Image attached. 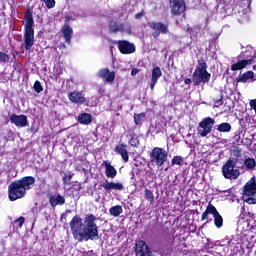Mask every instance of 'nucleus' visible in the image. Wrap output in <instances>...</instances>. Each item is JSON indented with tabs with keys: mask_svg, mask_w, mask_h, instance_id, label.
<instances>
[{
	"mask_svg": "<svg viewBox=\"0 0 256 256\" xmlns=\"http://www.w3.org/2000/svg\"><path fill=\"white\" fill-rule=\"evenodd\" d=\"M222 173L225 179H239V175H241L239 170L235 169V162L233 160H229L222 167Z\"/></svg>",
	"mask_w": 256,
	"mask_h": 256,
	"instance_id": "8",
	"label": "nucleus"
},
{
	"mask_svg": "<svg viewBox=\"0 0 256 256\" xmlns=\"http://www.w3.org/2000/svg\"><path fill=\"white\" fill-rule=\"evenodd\" d=\"M253 69H256V67L254 66Z\"/></svg>",
	"mask_w": 256,
	"mask_h": 256,
	"instance_id": "44",
	"label": "nucleus"
},
{
	"mask_svg": "<svg viewBox=\"0 0 256 256\" xmlns=\"http://www.w3.org/2000/svg\"><path fill=\"white\" fill-rule=\"evenodd\" d=\"M213 218L215 227H217V229H221V227H223V216L219 214V211H217V209L214 210Z\"/></svg>",
	"mask_w": 256,
	"mask_h": 256,
	"instance_id": "28",
	"label": "nucleus"
},
{
	"mask_svg": "<svg viewBox=\"0 0 256 256\" xmlns=\"http://www.w3.org/2000/svg\"><path fill=\"white\" fill-rule=\"evenodd\" d=\"M162 75H163V71H161V67L156 66L152 69V75H151V81H150L151 91L155 89V86L157 85V82L159 81V79H161Z\"/></svg>",
	"mask_w": 256,
	"mask_h": 256,
	"instance_id": "14",
	"label": "nucleus"
},
{
	"mask_svg": "<svg viewBox=\"0 0 256 256\" xmlns=\"http://www.w3.org/2000/svg\"><path fill=\"white\" fill-rule=\"evenodd\" d=\"M109 213L110 215H112V217H119V215L123 213V206L121 205L112 206L109 209Z\"/></svg>",
	"mask_w": 256,
	"mask_h": 256,
	"instance_id": "29",
	"label": "nucleus"
},
{
	"mask_svg": "<svg viewBox=\"0 0 256 256\" xmlns=\"http://www.w3.org/2000/svg\"><path fill=\"white\" fill-rule=\"evenodd\" d=\"M216 209L213 204H209L206 211L202 214L201 221H207V223H209V215H214Z\"/></svg>",
	"mask_w": 256,
	"mask_h": 256,
	"instance_id": "26",
	"label": "nucleus"
},
{
	"mask_svg": "<svg viewBox=\"0 0 256 256\" xmlns=\"http://www.w3.org/2000/svg\"><path fill=\"white\" fill-rule=\"evenodd\" d=\"M71 179H73V176L67 175V176H64L63 181L64 183H67V181H71Z\"/></svg>",
	"mask_w": 256,
	"mask_h": 256,
	"instance_id": "39",
	"label": "nucleus"
},
{
	"mask_svg": "<svg viewBox=\"0 0 256 256\" xmlns=\"http://www.w3.org/2000/svg\"><path fill=\"white\" fill-rule=\"evenodd\" d=\"M47 9H53L55 7V0H42Z\"/></svg>",
	"mask_w": 256,
	"mask_h": 256,
	"instance_id": "34",
	"label": "nucleus"
},
{
	"mask_svg": "<svg viewBox=\"0 0 256 256\" xmlns=\"http://www.w3.org/2000/svg\"><path fill=\"white\" fill-rule=\"evenodd\" d=\"M141 17H143V12L135 14V19H141Z\"/></svg>",
	"mask_w": 256,
	"mask_h": 256,
	"instance_id": "42",
	"label": "nucleus"
},
{
	"mask_svg": "<svg viewBox=\"0 0 256 256\" xmlns=\"http://www.w3.org/2000/svg\"><path fill=\"white\" fill-rule=\"evenodd\" d=\"M192 79L196 86H199L200 83H209L211 80V74L207 72V66H205V63H201L196 67Z\"/></svg>",
	"mask_w": 256,
	"mask_h": 256,
	"instance_id": "4",
	"label": "nucleus"
},
{
	"mask_svg": "<svg viewBox=\"0 0 256 256\" xmlns=\"http://www.w3.org/2000/svg\"><path fill=\"white\" fill-rule=\"evenodd\" d=\"M135 253L136 256H153V252H151V249H149V246L143 240L136 242Z\"/></svg>",
	"mask_w": 256,
	"mask_h": 256,
	"instance_id": "11",
	"label": "nucleus"
},
{
	"mask_svg": "<svg viewBox=\"0 0 256 256\" xmlns=\"http://www.w3.org/2000/svg\"><path fill=\"white\" fill-rule=\"evenodd\" d=\"M103 165L105 167L106 177L109 179H115L117 177V169L113 165H111L110 161H104Z\"/></svg>",
	"mask_w": 256,
	"mask_h": 256,
	"instance_id": "19",
	"label": "nucleus"
},
{
	"mask_svg": "<svg viewBox=\"0 0 256 256\" xmlns=\"http://www.w3.org/2000/svg\"><path fill=\"white\" fill-rule=\"evenodd\" d=\"M145 199L149 201L150 203H153L155 201V195H153V192L149 189H145Z\"/></svg>",
	"mask_w": 256,
	"mask_h": 256,
	"instance_id": "31",
	"label": "nucleus"
},
{
	"mask_svg": "<svg viewBox=\"0 0 256 256\" xmlns=\"http://www.w3.org/2000/svg\"><path fill=\"white\" fill-rule=\"evenodd\" d=\"M34 90L36 91V93H41V91H43V86H41V82L36 81L34 83Z\"/></svg>",
	"mask_w": 256,
	"mask_h": 256,
	"instance_id": "37",
	"label": "nucleus"
},
{
	"mask_svg": "<svg viewBox=\"0 0 256 256\" xmlns=\"http://www.w3.org/2000/svg\"><path fill=\"white\" fill-rule=\"evenodd\" d=\"M15 225L19 228L23 227V223H25V217L21 216L18 219L15 220Z\"/></svg>",
	"mask_w": 256,
	"mask_h": 256,
	"instance_id": "36",
	"label": "nucleus"
},
{
	"mask_svg": "<svg viewBox=\"0 0 256 256\" xmlns=\"http://www.w3.org/2000/svg\"><path fill=\"white\" fill-rule=\"evenodd\" d=\"M35 185V177L26 176L20 180L12 182L8 187V196L10 201H17V199H23L27 195L29 189H33Z\"/></svg>",
	"mask_w": 256,
	"mask_h": 256,
	"instance_id": "2",
	"label": "nucleus"
},
{
	"mask_svg": "<svg viewBox=\"0 0 256 256\" xmlns=\"http://www.w3.org/2000/svg\"><path fill=\"white\" fill-rule=\"evenodd\" d=\"M148 27L153 29V37L157 39L160 35H167L169 33V26L167 24H163L161 22H149Z\"/></svg>",
	"mask_w": 256,
	"mask_h": 256,
	"instance_id": "9",
	"label": "nucleus"
},
{
	"mask_svg": "<svg viewBox=\"0 0 256 256\" xmlns=\"http://www.w3.org/2000/svg\"><path fill=\"white\" fill-rule=\"evenodd\" d=\"M110 31H112V33H117L118 31H120V33H131V28L127 24L111 23Z\"/></svg>",
	"mask_w": 256,
	"mask_h": 256,
	"instance_id": "18",
	"label": "nucleus"
},
{
	"mask_svg": "<svg viewBox=\"0 0 256 256\" xmlns=\"http://www.w3.org/2000/svg\"><path fill=\"white\" fill-rule=\"evenodd\" d=\"M68 99L71 101V103L83 105L85 102V94L83 92L73 91L68 94Z\"/></svg>",
	"mask_w": 256,
	"mask_h": 256,
	"instance_id": "15",
	"label": "nucleus"
},
{
	"mask_svg": "<svg viewBox=\"0 0 256 256\" xmlns=\"http://www.w3.org/2000/svg\"><path fill=\"white\" fill-rule=\"evenodd\" d=\"M72 19H73V16L67 15V16L65 17V22H66V23H69V21H71Z\"/></svg>",
	"mask_w": 256,
	"mask_h": 256,
	"instance_id": "41",
	"label": "nucleus"
},
{
	"mask_svg": "<svg viewBox=\"0 0 256 256\" xmlns=\"http://www.w3.org/2000/svg\"><path fill=\"white\" fill-rule=\"evenodd\" d=\"M114 151L116 153H118V155H121V157L125 163H127V161H129V153L127 152V148L124 144L116 145Z\"/></svg>",
	"mask_w": 256,
	"mask_h": 256,
	"instance_id": "20",
	"label": "nucleus"
},
{
	"mask_svg": "<svg viewBox=\"0 0 256 256\" xmlns=\"http://www.w3.org/2000/svg\"><path fill=\"white\" fill-rule=\"evenodd\" d=\"M217 131H219V133H229V131H231V124L224 122L218 125Z\"/></svg>",
	"mask_w": 256,
	"mask_h": 256,
	"instance_id": "30",
	"label": "nucleus"
},
{
	"mask_svg": "<svg viewBox=\"0 0 256 256\" xmlns=\"http://www.w3.org/2000/svg\"><path fill=\"white\" fill-rule=\"evenodd\" d=\"M97 217L87 214L83 220L81 216L75 215L70 221V231L76 241H95L99 239L97 228Z\"/></svg>",
	"mask_w": 256,
	"mask_h": 256,
	"instance_id": "1",
	"label": "nucleus"
},
{
	"mask_svg": "<svg viewBox=\"0 0 256 256\" xmlns=\"http://www.w3.org/2000/svg\"><path fill=\"white\" fill-rule=\"evenodd\" d=\"M145 118V114H136L134 116V121L136 125H141L143 123V119Z\"/></svg>",
	"mask_w": 256,
	"mask_h": 256,
	"instance_id": "32",
	"label": "nucleus"
},
{
	"mask_svg": "<svg viewBox=\"0 0 256 256\" xmlns=\"http://www.w3.org/2000/svg\"><path fill=\"white\" fill-rule=\"evenodd\" d=\"M62 33L66 43H71V37L73 36V28L69 24H65L62 28Z\"/></svg>",
	"mask_w": 256,
	"mask_h": 256,
	"instance_id": "24",
	"label": "nucleus"
},
{
	"mask_svg": "<svg viewBox=\"0 0 256 256\" xmlns=\"http://www.w3.org/2000/svg\"><path fill=\"white\" fill-rule=\"evenodd\" d=\"M102 187L105 191H123L124 187L121 182H109L102 183Z\"/></svg>",
	"mask_w": 256,
	"mask_h": 256,
	"instance_id": "17",
	"label": "nucleus"
},
{
	"mask_svg": "<svg viewBox=\"0 0 256 256\" xmlns=\"http://www.w3.org/2000/svg\"><path fill=\"white\" fill-rule=\"evenodd\" d=\"M10 122L16 127H27L29 125V121L25 115L12 114L10 116Z\"/></svg>",
	"mask_w": 256,
	"mask_h": 256,
	"instance_id": "13",
	"label": "nucleus"
},
{
	"mask_svg": "<svg viewBox=\"0 0 256 256\" xmlns=\"http://www.w3.org/2000/svg\"><path fill=\"white\" fill-rule=\"evenodd\" d=\"M91 121H93V118L89 113H82L78 116V123H80V125H89Z\"/></svg>",
	"mask_w": 256,
	"mask_h": 256,
	"instance_id": "27",
	"label": "nucleus"
},
{
	"mask_svg": "<svg viewBox=\"0 0 256 256\" xmlns=\"http://www.w3.org/2000/svg\"><path fill=\"white\" fill-rule=\"evenodd\" d=\"M139 71H140L139 69L133 68L132 71H131L132 77H135V75H137V73H139Z\"/></svg>",
	"mask_w": 256,
	"mask_h": 256,
	"instance_id": "40",
	"label": "nucleus"
},
{
	"mask_svg": "<svg viewBox=\"0 0 256 256\" xmlns=\"http://www.w3.org/2000/svg\"><path fill=\"white\" fill-rule=\"evenodd\" d=\"M170 8L173 15H181V13H185L187 6L185 5V0H169Z\"/></svg>",
	"mask_w": 256,
	"mask_h": 256,
	"instance_id": "10",
	"label": "nucleus"
},
{
	"mask_svg": "<svg viewBox=\"0 0 256 256\" xmlns=\"http://www.w3.org/2000/svg\"><path fill=\"white\" fill-rule=\"evenodd\" d=\"M248 65H251V60H240L237 63L232 64L231 69L233 71H241V69H245Z\"/></svg>",
	"mask_w": 256,
	"mask_h": 256,
	"instance_id": "25",
	"label": "nucleus"
},
{
	"mask_svg": "<svg viewBox=\"0 0 256 256\" xmlns=\"http://www.w3.org/2000/svg\"><path fill=\"white\" fill-rule=\"evenodd\" d=\"M98 77H101V79H103L105 83L112 84L113 81H115V72H111L109 69L104 68L98 72Z\"/></svg>",
	"mask_w": 256,
	"mask_h": 256,
	"instance_id": "16",
	"label": "nucleus"
},
{
	"mask_svg": "<svg viewBox=\"0 0 256 256\" xmlns=\"http://www.w3.org/2000/svg\"><path fill=\"white\" fill-rule=\"evenodd\" d=\"M243 199L249 205L256 204V180L251 178L244 186Z\"/></svg>",
	"mask_w": 256,
	"mask_h": 256,
	"instance_id": "5",
	"label": "nucleus"
},
{
	"mask_svg": "<svg viewBox=\"0 0 256 256\" xmlns=\"http://www.w3.org/2000/svg\"><path fill=\"white\" fill-rule=\"evenodd\" d=\"M213 125H215V119L211 117L203 119L198 126V135L200 137H207L213 131Z\"/></svg>",
	"mask_w": 256,
	"mask_h": 256,
	"instance_id": "7",
	"label": "nucleus"
},
{
	"mask_svg": "<svg viewBox=\"0 0 256 256\" xmlns=\"http://www.w3.org/2000/svg\"><path fill=\"white\" fill-rule=\"evenodd\" d=\"M238 83H247L249 81H255V74L253 71H247L240 75L237 79Z\"/></svg>",
	"mask_w": 256,
	"mask_h": 256,
	"instance_id": "23",
	"label": "nucleus"
},
{
	"mask_svg": "<svg viewBox=\"0 0 256 256\" xmlns=\"http://www.w3.org/2000/svg\"><path fill=\"white\" fill-rule=\"evenodd\" d=\"M184 83H185L186 85H189V84L191 83V79H189V78L185 79V80H184Z\"/></svg>",
	"mask_w": 256,
	"mask_h": 256,
	"instance_id": "43",
	"label": "nucleus"
},
{
	"mask_svg": "<svg viewBox=\"0 0 256 256\" xmlns=\"http://www.w3.org/2000/svg\"><path fill=\"white\" fill-rule=\"evenodd\" d=\"M167 151L163 148L155 147L151 154H150V160L152 163H155L158 167H161L162 165H165V162L167 161Z\"/></svg>",
	"mask_w": 256,
	"mask_h": 256,
	"instance_id": "6",
	"label": "nucleus"
},
{
	"mask_svg": "<svg viewBox=\"0 0 256 256\" xmlns=\"http://www.w3.org/2000/svg\"><path fill=\"white\" fill-rule=\"evenodd\" d=\"M9 54H6L4 52H0V63H9Z\"/></svg>",
	"mask_w": 256,
	"mask_h": 256,
	"instance_id": "33",
	"label": "nucleus"
},
{
	"mask_svg": "<svg viewBox=\"0 0 256 256\" xmlns=\"http://www.w3.org/2000/svg\"><path fill=\"white\" fill-rule=\"evenodd\" d=\"M255 168H256L255 158L248 157L244 159L242 169H245L247 171H255Z\"/></svg>",
	"mask_w": 256,
	"mask_h": 256,
	"instance_id": "22",
	"label": "nucleus"
},
{
	"mask_svg": "<svg viewBox=\"0 0 256 256\" xmlns=\"http://www.w3.org/2000/svg\"><path fill=\"white\" fill-rule=\"evenodd\" d=\"M35 22L33 21V14L31 11L25 13V24H24V36L22 47L25 51H31L33 45H35V29H33Z\"/></svg>",
	"mask_w": 256,
	"mask_h": 256,
	"instance_id": "3",
	"label": "nucleus"
},
{
	"mask_svg": "<svg viewBox=\"0 0 256 256\" xmlns=\"http://www.w3.org/2000/svg\"><path fill=\"white\" fill-rule=\"evenodd\" d=\"M129 143L132 147H137L139 145V140L137 138H132Z\"/></svg>",
	"mask_w": 256,
	"mask_h": 256,
	"instance_id": "38",
	"label": "nucleus"
},
{
	"mask_svg": "<svg viewBox=\"0 0 256 256\" xmlns=\"http://www.w3.org/2000/svg\"><path fill=\"white\" fill-rule=\"evenodd\" d=\"M50 205L52 207H57V205H65V197L61 194H54L50 196Z\"/></svg>",
	"mask_w": 256,
	"mask_h": 256,
	"instance_id": "21",
	"label": "nucleus"
},
{
	"mask_svg": "<svg viewBox=\"0 0 256 256\" xmlns=\"http://www.w3.org/2000/svg\"><path fill=\"white\" fill-rule=\"evenodd\" d=\"M183 163V157L181 156H174L172 159V165H181Z\"/></svg>",
	"mask_w": 256,
	"mask_h": 256,
	"instance_id": "35",
	"label": "nucleus"
},
{
	"mask_svg": "<svg viewBox=\"0 0 256 256\" xmlns=\"http://www.w3.org/2000/svg\"><path fill=\"white\" fill-rule=\"evenodd\" d=\"M118 49L123 55H131V53H135V44L127 40H120L118 41Z\"/></svg>",
	"mask_w": 256,
	"mask_h": 256,
	"instance_id": "12",
	"label": "nucleus"
}]
</instances>
